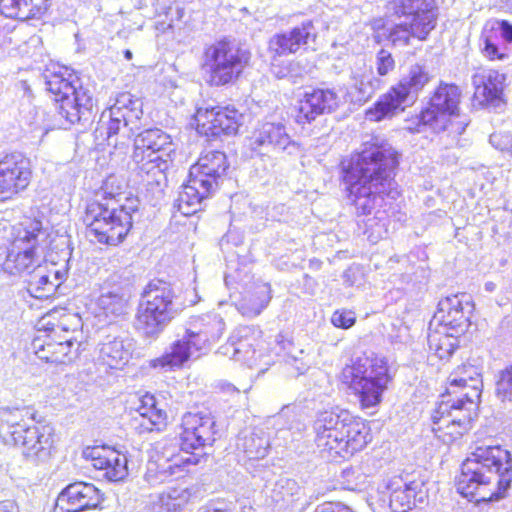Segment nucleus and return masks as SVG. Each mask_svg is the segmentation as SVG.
<instances>
[{"label":"nucleus","instance_id":"obj_1","mask_svg":"<svg viewBox=\"0 0 512 512\" xmlns=\"http://www.w3.org/2000/svg\"><path fill=\"white\" fill-rule=\"evenodd\" d=\"M143 115L142 101L131 93L117 96L109 109L107 124V142L114 148L127 147L133 135L134 150L132 160L137 166L142 181L147 185L160 186L166 181L165 171L169 167L170 152L173 144L169 134L158 128L140 129Z\"/></svg>","mask_w":512,"mask_h":512},{"label":"nucleus","instance_id":"obj_2","mask_svg":"<svg viewBox=\"0 0 512 512\" xmlns=\"http://www.w3.org/2000/svg\"><path fill=\"white\" fill-rule=\"evenodd\" d=\"M397 151L385 141L375 139L352 156L344 168L343 181L348 199L358 213L368 215L381 207L384 196L395 199L399 192L394 180L398 166Z\"/></svg>","mask_w":512,"mask_h":512},{"label":"nucleus","instance_id":"obj_3","mask_svg":"<svg viewBox=\"0 0 512 512\" xmlns=\"http://www.w3.org/2000/svg\"><path fill=\"white\" fill-rule=\"evenodd\" d=\"M512 483V455L499 445L477 446L463 461L457 491L470 501L504 499Z\"/></svg>","mask_w":512,"mask_h":512},{"label":"nucleus","instance_id":"obj_4","mask_svg":"<svg viewBox=\"0 0 512 512\" xmlns=\"http://www.w3.org/2000/svg\"><path fill=\"white\" fill-rule=\"evenodd\" d=\"M312 429L320 453L331 459L350 457L371 441L368 425L338 407L317 413Z\"/></svg>","mask_w":512,"mask_h":512},{"label":"nucleus","instance_id":"obj_5","mask_svg":"<svg viewBox=\"0 0 512 512\" xmlns=\"http://www.w3.org/2000/svg\"><path fill=\"white\" fill-rule=\"evenodd\" d=\"M0 438L4 443L19 446L27 461L37 465L49 460L54 444V429L35 421L29 407L0 409Z\"/></svg>","mask_w":512,"mask_h":512},{"label":"nucleus","instance_id":"obj_6","mask_svg":"<svg viewBox=\"0 0 512 512\" xmlns=\"http://www.w3.org/2000/svg\"><path fill=\"white\" fill-rule=\"evenodd\" d=\"M115 177L106 179L102 186L104 202H93L87 206L84 223L90 236L102 244L118 245L127 236L132 227V213L138 210L136 200L126 199V204H119L116 198L121 195L114 193L110 186ZM121 190L120 187L117 188Z\"/></svg>","mask_w":512,"mask_h":512},{"label":"nucleus","instance_id":"obj_7","mask_svg":"<svg viewBox=\"0 0 512 512\" xmlns=\"http://www.w3.org/2000/svg\"><path fill=\"white\" fill-rule=\"evenodd\" d=\"M225 327L223 318L218 314H206L193 319L184 334H178L162 356L150 361V367L161 372L182 368L195 352H205L217 342Z\"/></svg>","mask_w":512,"mask_h":512},{"label":"nucleus","instance_id":"obj_8","mask_svg":"<svg viewBox=\"0 0 512 512\" xmlns=\"http://www.w3.org/2000/svg\"><path fill=\"white\" fill-rule=\"evenodd\" d=\"M197 290H144L139 303L135 327L142 337L156 340L169 323L185 308L199 301Z\"/></svg>","mask_w":512,"mask_h":512},{"label":"nucleus","instance_id":"obj_9","mask_svg":"<svg viewBox=\"0 0 512 512\" xmlns=\"http://www.w3.org/2000/svg\"><path fill=\"white\" fill-rule=\"evenodd\" d=\"M474 309L470 294L457 292L441 299L436 317L440 318L441 330L429 327L427 337L429 351L439 359H449L459 346L458 337L465 333Z\"/></svg>","mask_w":512,"mask_h":512},{"label":"nucleus","instance_id":"obj_10","mask_svg":"<svg viewBox=\"0 0 512 512\" xmlns=\"http://www.w3.org/2000/svg\"><path fill=\"white\" fill-rule=\"evenodd\" d=\"M228 167L226 155L221 151L201 155L191 166L188 182L179 191L174 207L185 216L195 214L201 202L218 189Z\"/></svg>","mask_w":512,"mask_h":512},{"label":"nucleus","instance_id":"obj_11","mask_svg":"<svg viewBox=\"0 0 512 512\" xmlns=\"http://www.w3.org/2000/svg\"><path fill=\"white\" fill-rule=\"evenodd\" d=\"M340 379L355 394L364 409L377 406L391 381L385 358L375 354L352 360L341 372Z\"/></svg>","mask_w":512,"mask_h":512},{"label":"nucleus","instance_id":"obj_12","mask_svg":"<svg viewBox=\"0 0 512 512\" xmlns=\"http://www.w3.org/2000/svg\"><path fill=\"white\" fill-rule=\"evenodd\" d=\"M46 90L56 102V110L68 124L88 121L92 114L94 99L92 92L83 87L76 75L68 69L47 70L44 73Z\"/></svg>","mask_w":512,"mask_h":512},{"label":"nucleus","instance_id":"obj_13","mask_svg":"<svg viewBox=\"0 0 512 512\" xmlns=\"http://www.w3.org/2000/svg\"><path fill=\"white\" fill-rule=\"evenodd\" d=\"M434 78L425 64L415 63L402 75L397 84L380 96L373 107L366 111V118L379 122L391 118L411 106L417 100L419 93Z\"/></svg>","mask_w":512,"mask_h":512},{"label":"nucleus","instance_id":"obj_14","mask_svg":"<svg viewBox=\"0 0 512 512\" xmlns=\"http://www.w3.org/2000/svg\"><path fill=\"white\" fill-rule=\"evenodd\" d=\"M250 60V52L228 39L206 45L201 58V69L211 86L235 82Z\"/></svg>","mask_w":512,"mask_h":512},{"label":"nucleus","instance_id":"obj_15","mask_svg":"<svg viewBox=\"0 0 512 512\" xmlns=\"http://www.w3.org/2000/svg\"><path fill=\"white\" fill-rule=\"evenodd\" d=\"M442 400L432 414L433 431H443L451 438L462 436L470 428L477 416L480 398L479 392L442 394Z\"/></svg>","mask_w":512,"mask_h":512},{"label":"nucleus","instance_id":"obj_16","mask_svg":"<svg viewBox=\"0 0 512 512\" xmlns=\"http://www.w3.org/2000/svg\"><path fill=\"white\" fill-rule=\"evenodd\" d=\"M461 90L454 84L440 82L434 90L428 106L417 117L418 123L414 128L416 132H423L425 127L436 133L443 132L449 127L453 132L461 134L467 125L464 122H455L458 117V106Z\"/></svg>","mask_w":512,"mask_h":512},{"label":"nucleus","instance_id":"obj_17","mask_svg":"<svg viewBox=\"0 0 512 512\" xmlns=\"http://www.w3.org/2000/svg\"><path fill=\"white\" fill-rule=\"evenodd\" d=\"M48 233L39 220L29 221L12 241L3 270L9 274L30 272L38 265Z\"/></svg>","mask_w":512,"mask_h":512},{"label":"nucleus","instance_id":"obj_18","mask_svg":"<svg viewBox=\"0 0 512 512\" xmlns=\"http://www.w3.org/2000/svg\"><path fill=\"white\" fill-rule=\"evenodd\" d=\"M29 160L21 153L0 154V202L14 199L31 180Z\"/></svg>","mask_w":512,"mask_h":512},{"label":"nucleus","instance_id":"obj_19","mask_svg":"<svg viewBox=\"0 0 512 512\" xmlns=\"http://www.w3.org/2000/svg\"><path fill=\"white\" fill-rule=\"evenodd\" d=\"M181 426V449L184 453H192L215 442L216 421L210 413H186Z\"/></svg>","mask_w":512,"mask_h":512},{"label":"nucleus","instance_id":"obj_20","mask_svg":"<svg viewBox=\"0 0 512 512\" xmlns=\"http://www.w3.org/2000/svg\"><path fill=\"white\" fill-rule=\"evenodd\" d=\"M195 118L200 134L208 138H217L222 135H235L241 125L242 114L229 107L200 108Z\"/></svg>","mask_w":512,"mask_h":512},{"label":"nucleus","instance_id":"obj_21","mask_svg":"<svg viewBox=\"0 0 512 512\" xmlns=\"http://www.w3.org/2000/svg\"><path fill=\"white\" fill-rule=\"evenodd\" d=\"M316 28L311 20H306L287 31L273 35L268 44L270 53L276 56L295 54L300 50H308L315 44Z\"/></svg>","mask_w":512,"mask_h":512},{"label":"nucleus","instance_id":"obj_22","mask_svg":"<svg viewBox=\"0 0 512 512\" xmlns=\"http://www.w3.org/2000/svg\"><path fill=\"white\" fill-rule=\"evenodd\" d=\"M101 501L102 494L94 484L74 482L59 493L53 512H82L97 507Z\"/></svg>","mask_w":512,"mask_h":512},{"label":"nucleus","instance_id":"obj_23","mask_svg":"<svg viewBox=\"0 0 512 512\" xmlns=\"http://www.w3.org/2000/svg\"><path fill=\"white\" fill-rule=\"evenodd\" d=\"M386 488L390 493L389 506L393 512H408L426 503L428 495L424 483L419 480L408 481L402 476L391 478Z\"/></svg>","mask_w":512,"mask_h":512},{"label":"nucleus","instance_id":"obj_24","mask_svg":"<svg viewBox=\"0 0 512 512\" xmlns=\"http://www.w3.org/2000/svg\"><path fill=\"white\" fill-rule=\"evenodd\" d=\"M387 8L393 15L414 23L418 29L434 30L438 8L435 0H391Z\"/></svg>","mask_w":512,"mask_h":512},{"label":"nucleus","instance_id":"obj_25","mask_svg":"<svg viewBox=\"0 0 512 512\" xmlns=\"http://www.w3.org/2000/svg\"><path fill=\"white\" fill-rule=\"evenodd\" d=\"M340 97L334 89L315 88L305 92L299 101L296 121L299 124L310 123L318 116L335 111Z\"/></svg>","mask_w":512,"mask_h":512},{"label":"nucleus","instance_id":"obj_26","mask_svg":"<svg viewBox=\"0 0 512 512\" xmlns=\"http://www.w3.org/2000/svg\"><path fill=\"white\" fill-rule=\"evenodd\" d=\"M249 147L258 153L272 149L293 154L299 149L298 144L286 132L284 125L271 122L263 123L253 131Z\"/></svg>","mask_w":512,"mask_h":512},{"label":"nucleus","instance_id":"obj_27","mask_svg":"<svg viewBox=\"0 0 512 512\" xmlns=\"http://www.w3.org/2000/svg\"><path fill=\"white\" fill-rule=\"evenodd\" d=\"M85 454L91 458L92 466L102 471V476L107 480L118 482L127 477L128 459L125 454L105 447H94Z\"/></svg>","mask_w":512,"mask_h":512},{"label":"nucleus","instance_id":"obj_28","mask_svg":"<svg viewBox=\"0 0 512 512\" xmlns=\"http://www.w3.org/2000/svg\"><path fill=\"white\" fill-rule=\"evenodd\" d=\"M505 75L492 69H479L472 76L474 98L481 105L493 104L500 101L504 88Z\"/></svg>","mask_w":512,"mask_h":512},{"label":"nucleus","instance_id":"obj_29","mask_svg":"<svg viewBox=\"0 0 512 512\" xmlns=\"http://www.w3.org/2000/svg\"><path fill=\"white\" fill-rule=\"evenodd\" d=\"M256 342L251 327H240L234 331L228 343L222 349H224L225 354H231V358L235 361L243 362L252 367L258 361L255 349Z\"/></svg>","mask_w":512,"mask_h":512},{"label":"nucleus","instance_id":"obj_30","mask_svg":"<svg viewBox=\"0 0 512 512\" xmlns=\"http://www.w3.org/2000/svg\"><path fill=\"white\" fill-rule=\"evenodd\" d=\"M483 388L481 369L470 363H463L455 368L448 377L447 393H471V390L479 392L481 397Z\"/></svg>","mask_w":512,"mask_h":512},{"label":"nucleus","instance_id":"obj_31","mask_svg":"<svg viewBox=\"0 0 512 512\" xmlns=\"http://www.w3.org/2000/svg\"><path fill=\"white\" fill-rule=\"evenodd\" d=\"M276 344L278 353L283 357L286 370L291 376L297 377L308 371L311 366L309 353L283 335L277 336Z\"/></svg>","mask_w":512,"mask_h":512},{"label":"nucleus","instance_id":"obj_32","mask_svg":"<svg viewBox=\"0 0 512 512\" xmlns=\"http://www.w3.org/2000/svg\"><path fill=\"white\" fill-rule=\"evenodd\" d=\"M271 290H234L230 299L236 309L246 317H255L268 305Z\"/></svg>","mask_w":512,"mask_h":512},{"label":"nucleus","instance_id":"obj_33","mask_svg":"<svg viewBox=\"0 0 512 512\" xmlns=\"http://www.w3.org/2000/svg\"><path fill=\"white\" fill-rule=\"evenodd\" d=\"M499 36L505 43H512V24L503 20L498 23L497 30L484 33L482 52L490 60H505L508 58L507 48L500 47L498 44Z\"/></svg>","mask_w":512,"mask_h":512},{"label":"nucleus","instance_id":"obj_34","mask_svg":"<svg viewBox=\"0 0 512 512\" xmlns=\"http://www.w3.org/2000/svg\"><path fill=\"white\" fill-rule=\"evenodd\" d=\"M353 84L349 91L355 103L367 102L379 88L380 80L374 75L371 68H365L353 75Z\"/></svg>","mask_w":512,"mask_h":512},{"label":"nucleus","instance_id":"obj_35","mask_svg":"<svg viewBox=\"0 0 512 512\" xmlns=\"http://www.w3.org/2000/svg\"><path fill=\"white\" fill-rule=\"evenodd\" d=\"M130 357V351L124 341L114 338L100 345L98 360L111 369H118L125 365Z\"/></svg>","mask_w":512,"mask_h":512},{"label":"nucleus","instance_id":"obj_36","mask_svg":"<svg viewBox=\"0 0 512 512\" xmlns=\"http://www.w3.org/2000/svg\"><path fill=\"white\" fill-rule=\"evenodd\" d=\"M238 448L241 449L248 459L258 460L263 459L270 448L269 437L266 433L259 429L249 434H245L239 439L237 444Z\"/></svg>","mask_w":512,"mask_h":512},{"label":"nucleus","instance_id":"obj_37","mask_svg":"<svg viewBox=\"0 0 512 512\" xmlns=\"http://www.w3.org/2000/svg\"><path fill=\"white\" fill-rule=\"evenodd\" d=\"M181 451L184 452L181 449V441L177 443L175 439H165L157 443L156 454L152 458L177 464L178 469H183L186 465L197 463L196 459H192L191 456L185 457Z\"/></svg>","mask_w":512,"mask_h":512},{"label":"nucleus","instance_id":"obj_38","mask_svg":"<svg viewBox=\"0 0 512 512\" xmlns=\"http://www.w3.org/2000/svg\"><path fill=\"white\" fill-rule=\"evenodd\" d=\"M416 29L413 22L404 19L388 30L387 38L393 46L402 47L409 45L411 38H416L420 41L426 40L430 31L422 29L421 27H419L418 30Z\"/></svg>","mask_w":512,"mask_h":512},{"label":"nucleus","instance_id":"obj_39","mask_svg":"<svg viewBox=\"0 0 512 512\" xmlns=\"http://www.w3.org/2000/svg\"><path fill=\"white\" fill-rule=\"evenodd\" d=\"M131 296L126 290H107L97 299V306L108 316L124 314Z\"/></svg>","mask_w":512,"mask_h":512},{"label":"nucleus","instance_id":"obj_40","mask_svg":"<svg viewBox=\"0 0 512 512\" xmlns=\"http://www.w3.org/2000/svg\"><path fill=\"white\" fill-rule=\"evenodd\" d=\"M182 472L183 469H178L177 464L151 458L147 463L144 478L149 485L156 486L168 481L173 476H178Z\"/></svg>","mask_w":512,"mask_h":512},{"label":"nucleus","instance_id":"obj_41","mask_svg":"<svg viewBox=\"0 0 512 512\" xmlns=\"http://www.w3.org/2000/svg\"><path fill=\"white\" fill-rule=\"evenodd\" d=\"M59 341L53 338L54 363L65 364L77 357L81 346L77 336H57Z\"/></svg>","mask_w":512,"mask_h":512},{"label":"nucleus","instance_id":"obj_42","mask_svg":"<svg viewBox=\"0 0 512 512\" xmlns=\"http://www.w3.org/2000/svg\"><path fill=\"white\" fill-rule=\"evenodd\" d=\"M186 501L185 490L171 488L159 495L156 502L157 512H178Z\"/></svg>","mask_w":512,"mask_h":512},{"label":"nucleus","instance_id":"obj_43","mask_svg":"<svg viewBox=\"0 0 512 512\" xmlns=\"http://www.w3.org/2000/svg\"><path fill=\"white\" fill-rule=\"evenodd\" d=\"M495 396L503 404H512V364L495 375Z\"/></svg>","mask_w":512,"mask_h":512},{"label":"nucleus","instance_id":"obj_44","mask_svg":"<svg viewBox=\"0 0 512 512\" xmlns=\"http://www.w3.org/2000/svg\"><path fill=\"white\" fill-rule=\"evenodd\" d=\"M137 412L140 417L149 418L152 423H166L167 414L156 406L154 396L146 394L140 400V405L137 407Z\"/></svg>","mask_w":512,"mask_h":512},{"label":"nucleus","instance_id":"obj_45","mask_svg":"<svg viewBox=\"0 0 512 512\" xmlns=\"http://www.w3.org/2000/svg\"><path fill=\"white\" fill-rule=\"evenodd\" d=\"M59 319L57 321V336L64 333L63 336H79L81 335L80 328L82 326L81 318L77 314L61 313L59 310Z\"/></svg>","mask_w":512,"mask_h":512},{"label":"nucleus","instance_id":"obj_46","mask_svg":"<svg viewBox=\"0 0 512 512\" xmlns=\"http://www.w3.org/2000/svg\"><path fill=\"white\" fill-rule=\"evenodd\" d=\"M53 337L50 334L42 336H36L32 343L31 348L35 355L42 361L47 363H54V349L52 348Z\"/></svg>","mask_w":512,"mask_h":512},{"label":"nucleus","instance_id":"obj_47","mask_svg":"<svg viewBox=\"0 0 512 512\" xmlns=\"http://www.w3.org/2000/svg\"><path fill=\"white\" fill-rule=\"evenodd\" d=\"M341 477L346 487L355 490L366 483L367 475L361 465L350 466L342 470Z\"/></svg>","mask_w":512,"mask_h":512},{"label":"nucleus","instance_id":"obj_48","mask_svg":"<svg viewBox=\"0 0 512 512\" xmlns=\"http://www.w3.org/2000/svg\"><path fill=\"white\" fill-rule=\"evenodd\" d=\"M376 70L379 76H386L395 69V60L386 49H380L376 54Z\"/></svg>","mask_w":512,"mask_h":512},{"label":"nucleus","instance_id":"obj_49","mask_svg":"<svg viewBox=\"0 0 512 512\" xmlns=\"http://www.w3.org/2000/svg\"><path fill=\"white\" fill-rule=\"evenodd\" d=\"M59 314V310L58 309H51L49 310V312L42 316L40 318V320L37 322L36 324V328H37V331L38 332H41V331H44V332H49L50 335L52 334L53 338H55L57 336V327H56V324L57 323H54L52 320H55L57 319V316Z\"/></svg>","mask_w":512,"mask_h":512},{"label":"nucleus","instance_id":"obj_50","mask_svg":"<svg viewBox=\"0 0 512 512\" xmlns=\"http://www.w3.org/2000/svg\"><path fill=\"white\" fill-rule=\"evenodd\" d=\"M30 300L28 302L32 309L47 308L52 302V294H44V290H26Z\"/></svg>","mask_w":512,"mask_h":512},{"label":"nucleus","instance_id":"obj_51","mask_svg":"<svg viewBox=\"0 0 512 512\" xmlns=\"http://www.w3.org/2000/svg\"><path fill=\"white\" fill-rule=\"evenodd\" d=\"M22 0H0V13L7 18L20 20Z\"/></svg>","mask_w":512,"mask_h":512},{"label":"nucleus","instance_id":"obj_52","mask_svg":"<svg viewBox=\"0 0 512 512\" xmlns=\"http://www.w3.org/2000/svg\"><path fill=\"white\" fill-rule=\"evenodd\" d=\"M276 490L282 495V499L286 497H293L298 493L299 486L293 479L287 477L279 478L275 483Z\"/></svg>","mask_w":512,"mask_h":512},{"label":"nucleus","instance_id":"obj_53","mask_svg":"<svg viewBox=\"0 0 512 512\" xmlns=\"http://www.w3.org/2000/svg\"><path fill=\"white\" fill-rule=\"evenodd\" d=\"M335 327L348 329L355 323L354 313L351 311H335L331 317Z\"/></svg>","mask_w":512,"mask_h":512},{"label":"nucleus","instance_id":"obj_54","mask_svg":"<svg viewBox=\"0 0 512 512\" xmlns=\"http://www.w3.org/2000/svg\"><path fill=\"white\" fill-rule=\"evenodd\" d=\"M489 142L500 151L512 152V137L508 133H493Z\"/></svg>","mask_w":512,"mask_h":512},{"label":"nucleus","instance_id":"obj_55","mask_svg":"<svg viewBox=\"0 0 512 512\" xmlns=\"http://www.w3.org/2000/svg\"><path fill=\"white\" fill-rule=\"evenodd\" d=\"M363 272L359 266H350L343 274L344 284L360 287L364 285Z\"/></svg>","mask_w":512,"mask_h":512},{"label":"nucleus","instance_id":"obj_56","mask_svg":"<svg viewBox=\"0 0 512 512\" xmlns=\"http://www.w3.org/2000/svg\"><path fill=\"white\" fill-rule=\"evenodd\" d=\"M166 423H152L149 418L146 417H135L132 421L134 429L139 433L143 434L146 432H152L153 430H160Z\"/></svg>","mask_w":512,"mask_h":512},{"label":"nucleus","instance_id":"obj_57","mask_svg":"<svg viewBox=\"0 0 512 512\" xmlns=\"http://www.w3.org/2000/svg\"><path fill=\"white\" fill-rule=\"evenodd\" d=\"M314 512H354V511L344 505L326 504V505L318 506Z\"/></svg>","mask_w":512,"mask_h":512},{"label":"nucleus","instance_id":"obj_58","mask_svg":"<svg viewBox=\"0 0 512 512\" xmlns=\"http://www.w3.org/2000/svg\"><path fill=\"white\" fill-rule=\"evenodd\" d=\"M0 512H21V510L15 499H5L0 500Z\"/></svg>","mask_w":512,"mask_h":512},{"label":"nucleus","instance_id":"obj_59","mask_svg":"<svg viewBox=\"0 0 512 512\" xmlns=\"http://www.w3.org/2000/svg\"><path fill=\"white\" fill-rule=\"evenodd\" d=\"M37 276L39 277V280H38L39 285L50 284V285L55 286V288H60V286H61V282H54V281L50 280V275H48V274L38 273Z\"/></svg>","mask_w":512,"mask_h":512},{"label":"nucleus","instance_id":"obj_60","mask_svg":"<svg viewBox=\"0 0 512 512\" xmlns=\"http://www.w3.org/2000/svg\"><path fill=\"white\" fill-rule=\"evenodd\" d=\"M273 73L279 79L285 78V77L288 76V74L285 71L281 70V69L275 70V67H273Z\"/></svg>","mask_w":512,"mask_h":512},{"label":"nucleus","instance_id":"obj_61","mask_svg":"<svg viewBox=\"0 0 512 512\" xmlns=\"http://www.w3.org/2000/svg\"><path fill=\"white\" fill-rule=\"evenodd\" d=\"M65 272H61V271H55L53 272V277L54 279L57 281V282H61L62 283V278L65 276Z\"/></svg>","mask_w":512,"mask_h":512},{"label":"nucleus","instance_id":"obj_62","mask_svg":"<svg viewBox=\"0 0 512 512\" xmlns=\"http://www.w3.org/2000/svg\"><path fill=\"white\" fill-rule=\"evenodd\" d=\"M415 274H417V272ZM414 276H415V279L410 277V280L407 281V284H412V285L422 284V281L418 280V276L417 275H414Z\"/></svg>","mask_w":512,"mask_h":512},{"label":"nucleus","instance_id":"obj_63","mask_svg":"<svg viewBox=\"0 0 512 512\" xmlns=\"http://www.w3.org/2000/svg\"><path fill=\"white\" fill-rule=\"evenodd\" d=\"M206 512H230V511L225 510V509L210 508Z\"/></svg>","mask_w":512,"mask_h":512},{"label":"nucleus","instance_id":"obj_64","mask_svg":"<svg viewBox=\"0 0 512 512\" xmlns=\"http://www.w3.org/2000/svg\"><path fill=\"white\" fill-rule=\"evenodd\" d=\"M420 271H421V277L425 278L426 277V270L423 267H420Z\"/></svg>","mask_w":512,"mask_h":512}]
</instances>
